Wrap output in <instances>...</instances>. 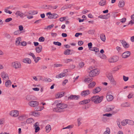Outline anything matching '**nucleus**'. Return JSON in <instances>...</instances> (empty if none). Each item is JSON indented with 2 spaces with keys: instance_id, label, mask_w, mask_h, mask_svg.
<instances>
[{
  "instance_id": "58836bf2",
  "label": "nucleus",
  "mask_w": 134,
  "mask_h": 134,
  "mask_svg": "<svg viewBox=\"0 0 134 134\" xmlns=\"http://www.w3.org/2000/svg\"><path fill=\"white\" fill-rule=\"evenodd\" d=\"M110 133V130L109 128L107 127L106 128V130L104 132L103 134H109Z\"/></svg>"
},
{
  "instance_id": "a18cd8bd",
  "label": "nucleus",
  "mask_w": 134,
  "mask_h": 134,
  "mask_svg": "<svg viewBox=\"0 0 134 134\" xmlns=\"http://www.w3.org/2000/svg\"><path fill=\"white\" fill-rule=\"evenodd\" d=\"M45 38L43 37H41L38 39V41L40 42H43L45 40Z\"/></svg>"
},
{
  "instance_id": "cd10ccee",
  "label": "nucleus",
  "mask_w": 134,
  "mask_h": 134,
  "mask_svg": "<svg viewBox=\"0 0 134 134\" xmlns=\"http://www.w3.org/2000/svg\"><path fill=\"white\" fill-rule=\"evenodd\" d=\"M106 1L105 0L100 1L99 3V5L101 6H103L106 5Z\"/></svg>"
},
{
  "instance_id": "5fc2aeb1",
  "label": "nucleus",
  "mask_w": 134,
  "mask_h": 134,
  "mask_svg": "<svg viewBox=\"0 0 134 134\" xmlns=\"http://www.w3.org/2000/svg\"><path fill=\"white\" fill-rule=\"evenodd\" d=\"M54 26V25L53 24H51V25H48L47 26V27H46L44 28V29H46L48 28H49V29H51L52 27H53Z\"/></svg>"
},
{
  "instance_id": "2eb2a0df",
  "label": "nucleus",
  "mask_w": 134,
  "mask_h": 134,
  "mask_svg": "<svg viewBox=\"0 0 134 134\" xmlns=\"http://www.w3.org/2000/svg\"><path fill=\"white\" fill-rule=\"evenodd\" d=\"M91 100L90 99H86L81 101L79 102V104L81 105L86 104L89 103Z\"/></svg>"
},
{
  "instance_id": "a211bd4d",
  "label": "nucleus",
  "mask_w": 134,
  "mask_h": 134,
  "mask_svg": "<svg viewBox=\"0 0 134 134\" xmlns=\"http://www.w3.org/2000/svg\"><path fill=\"white\" fill-rule=\"evenodd\" d=\"M106 98L108 101H110L113 99V97L111 95H107L106 96Z\"/></svg>"
},
{
  "instance_id": "7c9ffc66",
  "label": "nucleus",
  "mask_w": 134,
  "mask_h": 134,
  "mask_svg": "<svg viewBox=\"0 0 134 134\" xmlns=\"http://www.w3.org/2000/svg\"><path fill=\"white\" fill-rule=\"evenodd\" d=\"M15 15L17 16H19L20 17H22L23 15H24V13L23 14L19 11H18L16 12Z\"/></svg>"
},
{
  "instance_id": "9d476101",
  "label": "nucleus",
  "mask_w": 134,
  "mask_h": 134,
  "mask_svg": "<svg viewBox=\"0 0 134 134\" xmlns=\"http://www.w3.org/2000/svg\"><path fill=\"white\" fill-rule=\"evenodd\" d=\"M10 114L12 116L17 117L19 115V112L17 110L12 111L10 112Z\"/></svg>"
},
{
  "instance_id": "c03bdc74",
  "label": "nucleus",
  "mask_w": 134,
  "mask_h": 134,
  "mask_svg": "<svg viewBox=\"0 0 134 134\" xmlns=\"http://www.w3.org/2000/svg\"><path fill=\"white\" fill-rule=\"evenodd\" d=\"M31 115L35 116H38V113L35 112H31Z\"/></svg>"
},
{
  "instance_id": "a19ab883",
  "label": "nucleus",
  "mask_w": 134,
  "mask_h": 134,
  "mask_svg": "<svg viewBox=\"0 0 134 134\" xmlns=\"http://www.w3.org/2000/svg\"><path fill=\"white\" fill-rule=\"evenodd\" d=\"M33 12L31 11H29L27 12H26L24 13V15L25 16H28L29 15H30L31 14H33Z\"/></svg>"
},
{
  "instance_id": "1a4fd4ad",
  "label": "nucleus",
  "mask_w": 134,
  "mask_h": 134,
  "mask_svg": "<svg viewBox=\"0 0 134 134\" xmlns=\"http://www.w3.org/2000/svg\"><path fill=\"white\" fill-rule=\"evenodd\" d=\"M1 75L2 78L4 80H6L9 79L8 75L5 72H2L1 74Z\"/></svg>"
},
{
  "instance_id": "6ab92c4d",
  "label": "nucleus",
  "mask_w": 134,
  "mask_h": 134,
  "mask_svg": "<svg viewBox=\"0 0 134 134\" xmlns=\"http://www.w3.org/2000/svg\"><path fill=\"white\" fill-rule=\"evenodd\" d=\"M93 80V79L92 78H85L84 80V82H85L88 83L92 81Z\"/></svg>"
},
{
  "instance_id": "79ce46f5",
  "label": "nucleus",
  "mask_w": 134,
  "mask_h": 134,
  "mask_svg": "<svg viewBox=\"0 0 134 134\" xmlns=\"http://www.w3.org/2000/svg\"><path fill=\"white\" fill-rule=\"evenodd\" d=\"M32 96L30 95H27L26 97V100L29 101L32 99Z\"/></svg>"
},
{
  "instance_id": "bf43d9fd",
  "label": "nucleus",
  "mask_w": 134,
  "mask_h": 134,
  "mask_svg": "<svg viewBox=\"0 0 134 134\" xmlns=\"http://www.w3.org/2000/svg\"><path fill=\"white\" fill-rule=\"evenodd\" d=\"M12 18H8L6 19L5 21L6 23L12 20Z\"/></svg>"
},
{
  "instance_id": "37998d69",
  "label": "nucleus",
  "mask_w": 134,
  "mask_h": 134,
  "mask_svg": "<svg viewBox=\"0 0 134 134\" xmlns=\"http://www.w3.org/2000/svg\"><path fill=\"white\" fill-rule=\"evenodd\" d=\"M33 59L35 63H37L38 62V61L41 59V58L39 57H37L36 58L35 57V58H34Z\"/></svg>"
},
{
  "instance_id": "ea45409f",
  "label": "nucleus",
  "mask_w": 134,
  "mask_h": 134,
  "mask_svg": "<svg viewBox=\"0 0 134 134\" xmlns=\"http://www.w3.org/2000/svg\"><path fill=\"white\" fill-rule=\"evenodd\" d=\"M90 50L91 51H94L96 52H97L99 51L98 48L97 47H93Z\"/></svg>"
},
{
  "instance_id": "0e129e2a",
  "label": "nucleus",
  "mask_w": 134,
  "mask_h": 134,
  "mask_svg": "<svg viewBox=\"0 0 134 134\" xmlns=\"http://www.w3.org/2000/svg\"><path fill=\"white\" fill-rule=\"evenodd\" d=\"M20 31L19 30H18L16 31H15L14 32V34L15 35H16L18 34H19L20 33Z\"/></svg>"
},
{
  "instance_id": "864d4df0",
  "label": "nucleus",
  "mask_w": 134,
  "mask_h": 134,
  "mask_svg": "<svg viewBox=\"0 0 134 134\" xmlns=\"http://www.w3.org/2000/svg\"><path fill=\"white\" fill-rule=\"evenodd\" d=\"M44 108V107H39L36 109V110L37 111H40L43 110Z\"/></svg>"
},
{
  "instance_id": "4c0bfd02",
  "label": "nucleus",
  "mask_w": 134,
  "mask_h": 134,
  "mask_svg": "<svg viewBox=\"0 0 134 134\" xmlns=\"http://www.w3.org/2000/svg\"><path fill=\"white\" fill-rule=\"evenodd\" d=\"M127 124L130 125H133L134 124V121L132 120L127 119Z\"/></svg>"
},
{
  "instance_id": "69168bd1",
  "label": "nucleus",
  "mask_w": 134,
  "mask_h": 134,
  "mask_svg": "<svg viewBox=\"0 0 134 134\" xmlns=\"http://www.w3.org/2000/svg\"><path fill=\"white\" fill-rule=\"evenodd\" d=\"M69 8V7L67 6L66 5H65L61 9L62 10H64L65 9H67L68 8Z\"/></svg>"
},
{
  "instance_id": "f8f14e48",
  "label": "nucleus",
  "mask_w": 134,
  "mask_h": 134,
  "mask_svg": "<svg viewBox=\"0 0 134 134\" xmlns=\"http://www.w3.org/2000/svg\"><path fill=\"white\" fill-rule=\"evenodd\" d=\"M131 54L130 51H127L124 52L122 54V57L123 58H126L129 57Z\"/></svg>"
},
{
  "instance_id": "412c9836",
  "label": "nucleus",
  "mask_w": 134,
  "mask_h": 134,
  "mask_svg": "<svg viewBox=\"0 0 134 134\" xmlns=\"http://www.w3.org/2000/svg\"><path fill=\"white\" fill-rule=\"evenodd\" d=\"M96 83L94 81H93L89 84L88 85V87L90 88H93L96 85Z\"/></svg>"
},
{
  "instance_id": "bb28decb",
  "label": "nucleus",
  "mask_w": 134,
  "mask_h": 134,
  "mask_svg": "<svg viewBox=\"0 0 134 134\" xmlns=\"http://www.w3.org/2000/svg\"><path fill=\"white\" fill-rule=\"evenodd\" d=\"M26 118V117L25 115H23L18 117V119L21 121L25 120Z\"/></svg>"
},
{
  "instance_id": "473e14b6",
  "label": "nucleus",
  "mask_w": 134,
  "mask_h": 134,
  "mask_svg": "<svg viewBox=\"0 0 134 134\" xmlns=\"http://www.w3.org/2000/svg\"><path fill=\"white\" fill-rule=\"evenodd\" d=\"M21 41V38L20 37L17 38L16 40L15 44L16 45H19L20 43V41Z\"/></svg>"
},
{
  "instance_id": "aec40b11",
  "label": "nucleus",
  "mask_w": 134,
  "mask_h": 134,
  "mask_svg": "<svg viewBox=\"0 0 134 134\" xmlns=\"http://www.w3.org/2000/svg\"><path fill=\"white\" fill-rule=\"evenodd\" d=\"M65 73L62 72L57 75L55 76V77L56 78L58 79L61 78L63 77H64L65 76Z\"/></svg>"
},
{
  "instance_id": "de8ad7c7",
  "label": "nucleus",
  "mask_w": 134,
  "mask_h": 134,
  "mask_svg": "<svg viewBox=\"0 0 134 134\" xmlns=\"http://www.w3.org/2000/svg\"><path fill=\"white\" fill-rule=\"evenodd\" d=\"M73 61V60L72 59H66L65 61V62L66 63H68L70 62Z\"/></svg>"
},
{
  "instance_id": "b1692460",
  "label": "nucleus",
  "mask_w": 134,
  "mask_h": 134,
  "mask_svg": "<svg viewBox=\"0 0 134 134\" xmlns=\"http://www.w3.org/2000/svg\"><path fill=\"white\" fill-rule=\"evenodd\" d=\"M23 62L24 63L30 64L31 63V61L30 59L28 58H26L24 60Z\"/></svg>"
},
{
  "instance_id": "4d7b16f0",
  "label": "nucleus",
  "mask_w": 134,
  "mask_h": 134,
  "mask_svg": "<svg viewBox=\"0 0 134 134\" xmlns=\"http://www.w3.org/2000/svg\"><path fill=\"white\" fill-rule=\"evenodd\" d=\"M85 65L84 63L83 62H81L79 64V65L80 68H82Z\"/></svg>"
},
{
  "instance_id": "dca6fc26",
  "label": "nucleus",
  "mask_w": 134,
  "mask_h": 134,
  "mask_svg": "<svg viewBox=\"0 0 134 134\" xmlns=\"http://www.w3.org/2000/svg\"><path fill=\"white\" fill-rule=\"evenodd\" d=\"M80 96H79L76 95H71L69 97V99H78L79 98Z\"/></svg>"
},
{
  "instance_id": "20e7f679",
  "label": "nucleus",
  "mask_w": 134,
  "mask_h": 134,
  "mask_svg": "<svg viewBox=\"0 0 134 134\" xmlns=\"http://www.w3.org/2000/svg\"><path fill=\"white\" fill-rule=\"evenodd\" d=\"M46 16L49 15L48 18L50 19H56L59 17V15L56 13H51L49 12L46 13Z\"/></svg>"
},
{
  "instance_id": "680f3d73",
  "label": "nucleus",
  "mask_w": 134,
  "mask_h": 134,
  "mask_svg": "<svg viewBox=\"0 0 134 134\" xmlns=\"http://www.w3.org/2000/svg\"><path fill=\"white\" fill-rule=\"evenodd\" d=\"M126 19L125 18H123L122 19H120V21L122 23H124L126 21Z\"/></svg>"
},
{
  "instance_id": "c756f323",
  "label": "nucleus",
  "mask_w": 134,
  "mask_h": 134,
  "mask_svg": "<svg viewBox=\"0 0 134 134\" xmlns=\"http://www.w3.org/2000/svg\"><path fill=\"white\" fill-rule=\"evenodd\" d=\"M46 131L48 133L51 130V126L49 125H47L45 127Z\"/></svg>"
},
{
  "instance_id": "4468645a",
  "label": "nucleus",
  "mask_w": 134,
  "mask_h": 134,
  "mask_svg": "<svg viewBox=\"0 0 134 134\" xmlns=\"http://www.w3.org/2000/svg\"><path fill=\"white\" fill-rule=\"evenodd\" d=\"M101 89L99 87H97L93 89L92 91V93L93 94H96L100 92Z\"/></svg>"
},
{
  "instance_id": "2f4dec72",
  "label": "nucleus",
  "mask_w": 134,
  "mask_h": 134,
  "mask_svg": "<svg viewBox=\"0 0 134 134\" xmlns=\"http://www.w3.org/2000/svg\"><path fill=\"white\" fill-rule=\"evenodd\" d=\"M131 18L132 20L129 21L128 25L130 24H134V14L133 15L131 16Z\"/></svg>"
},
{
  "instance_id": "052dcab7",
  "label": "nucleus",
  "mask_w": 134,
  "mask_h": 134,
  "mask_svg": "<svg viewBox=\"0 0 134 134\" xmlns=\"http://www.w3.org/2000/svg\"><path fill=\"white\" fill-rule=\"evenodd\" d=\"M28 54L29 55L32 57L33 59L35 58V57L34 54L30 52Z\"/></svg>"
},
{
  "instance_id": "a878e982",
  "label": "nucleus",
  "mask_w": 134,
  "mask_h": 134,
  "mask_svg": "<svg viewBox=\"0 0 134 134\" xmlns=\"http://www.w3.org/2000/svg\"><path fill=\"white\" fill-rule=\"evenodd\" d=\"M34 122V120L33 119L31 118L28 119L26 121V122L27 124L33 123Z\"/></svg>"
},
{
  "instance_id": "603ef678",
  "label": "nucleus",
  "mask_w": 134,
  "mask_h": 134,
  "mask_svg": "<svg viewBox=\"0 0 134 134\" xmlns=\"http://www.w3.org/2000/svg\"><path fill=\"white\" fill-rule=\"evenodd\" d=\"M123 80L125 81H127L129 79V78L128 77H126L124 75L123 76Z\"/></svg>"
},
{
  "instance_id": "c85d7f7f",
  "label": "nucleus",
  "mask_w": 134,
  "mask_h": 134,
  "mask_svg": "<svg viewBox=\"0 0 134 134\" xmlns=\"http://www.w3.org/2000/svg\"><path fill=\"white\" fill-rule=\"evenodd\" d=\"M100 38L102 41L103 42H105L106 40L105 35L104 34H102L100 35Z\"/></svg>"
},
{
  "instance_id": "393cba45",
  "label": "nucleus",
  "mask_w": 134,
  "mask_h": 134,
  "mask_svg": "<svg viewBox=\"0 0 134 134\" xmlns=\"http://www.w3.org/2000/svg\"><path fill=\"white\" fill-rule=\"evenodd\" d=\"M71 51H73L72 50H71L70 49H66L64 52V54L66 55L71 54H72V53H70V52Z\"/></svg>"
},
{
  "instance_id": "e433bc0d",
  "label": "nucleus",
  "mask_w": 134,
  "mask_h": 134,
  "mask_svg": "<svg viewBox=\"0 0 134 134\" xmlns=\"http://www.w3.org/2000/svg\"><path fill=\"white\" fill-rule=\"evenodd\" d=\"M121 125L123 126L126 125L127 124V119L123 120L121 122Z\"/></svg>"
},
{
  "instance_id": "774afa93",
  "label": "nucleus",
  "mask_w": 134,
  "mask_h": 134,
  "mask_svg": "<svg viewBox=\"0 0 134 134\" xmlns=\"http://www.w3.org/2000/svg\"><path fill=\"white\" fill-rule=\"evenodd\" d=\"M88 48L89 49H90L92 48V44L91 42H90L88 44Z\"/></svg>"
},
{
  "instance_id": "e2e57ef3",
  "label": "nucleus",
  "mask_w": 134,
  "mask_h": 134,
  "mask_svg": "<svg viewBox=\"0 0 134 134\" xmlns=\"http://www.w3.org/2000/svg\"><path fill=\"white\" fill-rule=\"evenodd\" d=\"M88 33L90 34H92L94 33V31L93 30H90L88 31Z\"/></svg>"
},
{
  "instance_id": "72a5a7b5",
  "label": "nucleus",
  "mask_w": 134,
  "mask_h": 134,
  "mask_svg": "<svg viewBox=\"0 0 134 134\" xmlns=\"http://www.w3.org/2000/svg\"><path fill=\"white\" fill-rule=\"evenodd\" d=\"M130 104L128 102H126L122 103L121 105V106L123 107H127L130 106Z\"/></svg>"
},
{
  "instance_id": "6e6d98bb",
  "label": "nucleus",
  "mask_w": 134,
  "mask_h": 134,
  "mask_svg": "<svg viewBox=\"0 0 134 134\" xmlns=\"http://www.w3.org/2000/svg\"><path fill=\"white\" fill-rule=\"evenodd\" d=\"M119 69L118 66H116L113 69L112 71L115 72V71L118 70Z\"/></svg>"
},
{
  "instance_id": "09e8293b",
  "label": "nucleus",
  "mask_w": 134,
  "mask_h": 134,
  "mask_svg": "<svg viewBox=\"0 0 134 134\" xmlns=\"http://www.w3.org/2000/svg\"><path fill=\"white\" fill-rule=\"evenodd\" d=\"M53 44L55 45H57L59 46H61V43L59 42H54Z\"/></svg>"
},
{
  "instance_id": "6e6552de",
  "label": "nucleus",
  "mask_w": 134,
  "mask_h": 134,
  "mask_svg": "<svg viewBox=\"0 0 134 134\" xmlns=\"http://www.w3.org/2000/svg\"><path fill=\"white\" fill-rule=\"evenodd\" d=\"M119 57L117 56H113L109 59V61L110 63L115 62H117L119 60Z\"/></svg>"
},
{
  "instance_id": "5701e85b",
  "label": "nucleus",
  "mask_w": 134,
  "mask_h": 134,
  "mask_svg": "<svg viewBox=\"0 0 134 134\" xmlns=\"http://www.w3.org/2000/svg\"><path fill=\"white\" fill-rule=\"evenodd\" d=\"M125 5V2L124 1H120L119 2L118 5L119 7L121 8L124 7Z\"/></svg>"
},
{
  "instance_id": "ddd939ff",
  "label": "nucleus",
  "mask_w": 134,
  "mask_h": 134,
  "mask_svg": "<svg viewBox=\"0 0 134 134\" xmlns=\"http://www.w3.org/2000/svg\"><path fill=\"white\" fill-rule=\"evenodd\" d=\"M121 43L124 48H128L129 47V44L127 43L125 41L122 40H121Z\"/></svg>"
},
{
  "instance_id": "0eeeda50",
  "label": "nucleus",
  "mask_w": 134,
  "mask_h": 134,
  "mask_svg": "<svg viewBox=\"0 0 134 134\" xmlns=\"http://www.w3.org/2000/svg\"><path fill=\"white\" fill-rule=\"evenodd\" d=\"M29 105L31 107H36L39 104L38 102L36 101H32L29 103Z\"/></svg>"
},
{
  "instance_id": "3c124183",
  "label": "nucleus",
  "mask_w": 134,
  "mask_h": 134,
  "mask_svg": "<svg viewBox=\"0 0 134 134\" xmlns=\"http://www.w3.org/2000/svg\"><path fill=\"white\" fill-rule=\"evenodd\" d=\"M112 114L110 113H106L103 114L102 115L104 116H107V117H110L111 116Z\"/></svg>"
},
{
  "instance_id": "8fccbe9b",
  "label": "nucleus",
  "mask_w": 134,
  "mask_h": 134,
  "mask_svg": "<svg viewBox=\"0 0 134 134\" xmlns=\"http://www.w3.org/2000/svg\"><path fill=\"white\" fill-rule=\"evenodd\" d=\"M133 95V92H130L128 96V98H132Z\"/></svg>"
},
{
  "instance_id": "4be33fe9",
  "label": "nucleus",
  "mask_w": 134,
  "mask_h": 134,
  "mask_svg": "<svg viewBox=\"0 0 134 134\" xmlns=\"http://www.w3.org/2000/svg\"><path fill=\"white\" fill-rule=\"evenodd\" d=\"M42 47L41 46L39 45L38 47H37L36 48V52L38 53H40L42 50Z\"/></svg>"
},
{
  "instance_id": "13d9d810",
  "label": "nucleus",
  "mask_w": 134,
  "mask_h": 134,
  "mask_svg": "<svg viewBox=\"0 0 134 134\" xmlns=\"http://www.w3.org/2000/svg\"><path fill=\"white\" fill-rule=\"evenodd\" d=\"M44 80L47 82H51L52 81L51 79L49 78H46L44 79Z\"/></svg>"
},
{
  "instance_id": "49530a36",
  "label": "nucleus",
  "mask_w": 134,
  "mask_h": 134,
  "mask_svg": "<svg viewBox=\"0 0 134 134\" xmlns=\"http://www.w3.org/2000/svg\"><path fill=\"white\" fill-rule=\"evenodd\" d=\"M81 120V118H79L77 119L78 126H79L81 124V123L80 122Z\"/></svg>"
},
{
  "instance_id": "9b49d317",
  "label": "nucleus",
  "mask_w": 134,
  "mask_h": 134,
  "mask_svg": "<svg viewBox=\"0 0 134 134\" xmlns=\"http://www.w3.org/2000/svg\"><path fill=\"white\" fill-rule=\"evenodd\" d=\"M90 93V91L87 90L82 91L81 92V95L82 96L85 97L88 95Z\"/></svg>"
},
{
  "instance_id": "f704fd0d",
  "label": "nucleus",
  "mask_w": 134,
  "mask_h": 134,
  "mask_svg": "<svg viewBox=\"0 0 134 134\" xmlns=\"http://www.w3.org/2000/svg\"><path fill=\"white\" fill-rule=\"evenodd\" d=\"M11 82L10 80H8L5 83V85L7 87H9L11 84Z\"/></svg>"
},
{
  "instance_id": "7ed1b4c3",
  "label": "nucleus",
  "mask_w": 134,
  "mask_h": 134,
  "mask_svg": "<svg viewBox=\"0 0 134 134\" xmlns=\"http://www.w3.org/2000/svg\"><path fill=\"white\" fill-rule=\"evenodd\" d=\"M107 77L109 80L111 84L113 86H115L116 85V82L113 76L111 74H109L107 75Z\"/></svg>"
},
{
  "instance_id": "c9c22d12",
  "label": "nucleus",
  "mask_w": 134,
  "mask_h": 134,
  "mask_svg": "<svg viewBox=\"0 0 134 134\" xmlns=\"http://www.w3.org/2000/svg\"><path fill=\"white\" fill-rule=\"evenodd\" d=\"M53 111H54L57 112H62V111L61 110V109L57 107L54 108L53 109Z\"/></svg>"
},
{
  "instance_id": "338daca9",
  "label": "nucleus",
  "mask_w": 134,
  "mask_h": 134,
  "mask_svg": "<svg viewBox=\"0 0 134 134\" xmlns=\"http://www.w3.org/2000/svg\"><path fill=\"white\" fill-rule=\"evenodd\" d=\"M4 11L5 12L7 13H9V14H11L12 12L9 10H8L7 9H5L4 10Z\"/></svg>"
},
{
  "instance_id": "f03ea898",
  "label": "nucleus",
  "mask_w": 134,
  "mask_h": 134,
  "mask_svg": "<svg viewBox=\"0 0 134 134\" xmlns=\"http://www.w3.org/2000/svg\"><path fill=\"white\" fill-rule=\"evenodd\" d=\"M103 98V96L99 97L98 96H94L91 98V100L95 104H98L101 102Z\"/></svg>"
},
{
  "instance_id": "f3484780",
  "label": "nucleus",
  "mask_w": 134,
  "mask_h": 134,
  "mask_svg": "<svg viewBox=\"0 0 134 134\" xmlns=\"http://www.w3.org/2000/svg\"><path fill=\"white\" fill-rule=\"evenodd\" d=\"M114 106H111L108 107L106 108L105 111L106 112H108L109 111L113 110L114 108Z\"/></svg>"
},
{
  "instance_id": "39448f33",
  "label": "nucleus",
  "mask_w": 134,
  "mask_h": 134,
  "mask_svg": "<svg viewBox=\"0 0 134 134\" xmlns=\"http://www.w3.org/2000/svg\"><path fill=\"white\" fill-rule=\"evenodd\" d=\"M56 107L59 108L63 112L64 111V109L67 107V105L65 104L60 103L57 104Z\"/></svg>"
},
{
  "instance_id": "f257e3e1",
  "label": "nucleus",
  "mask_w": 134,
  "mask_h": 134,
  "mask_svg": "<svg viewBox=\"0 0 134 134\" xmlns=\"http://www.w3.org/2000/svg\"><path fill=\"white\" fill-rule=\"evenodd\" d=\"M88 69L90 70L89 72V75L90 77H93L97 76L100 73V71L98 69H94L92 66L90 67Z\"/></svg>"
},
{
  "instance_id": "423d86ee",
  "label": "nucleus",
  "mask_w": 134,
  "mask_h": 134,
  "mask_svg": "<svg viewBox=\"0 0 134 134\" xmlns=\"http://www.w3.org/2000/svg\"><path fill=\"white\" fill-rule=\"evenodd\" d=\"M11 65L13 67L16 69L20 68L21 67L20 63L18 61L13 62Z\"/></svg>"
}]
</instances>
